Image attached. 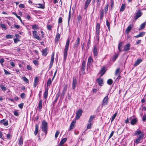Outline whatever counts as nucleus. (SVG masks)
I'll use <instances>...</instances> for the list:
<instances>
[{
    "instance_id": "obj_1",
    "label": "nucleus",
    "mask_w": 146,
    "mask_h": 146,
    "mask_svg": "<svg viewBox=\"0 0 146 146\" xmlns=\"http://www.w3.org/2000/svg\"><path fill=\"white\" fill-rule=\"evenodd\" d=\"M70 43V40L69 39H68L67 40V41L66 43V44L65 46V48L64 49L63 51L64 53V60H66L67 56V52L68 50V47L69 46Z\"/></svg>"
},
{
    "instance_id": "obj_2",
    "label": "nucleus",
    "mask_w": 146,
    "mask_h": 146,
    "mask_svg": "<svg viewBox=\"0 0 146 146\" xmlns=\"http://www.w3.org/2000/svg\"><path fill=\"white\" fill-rule=\"evenodd\" d=\"M41 127L42 131L45 133L46 135L47 134V123L45 121H43L41 124Z\"/></svg>"
},
{
    "instance_id": "obj_3",
    "label": "nucleus",
    "mask_w": 146,
    "mask_h": 146,
    "mask_svg": "<svg viewBox=\"0 0 146 146\" xmlns=\"http://www.w3.org/2000/svg\"><path fill=\"white\" fill-rule=\"evenodd\" d=\"M100 25L98 23H97L96 25V37L98 41L99 40V35L100 34Z\"/></svg>"
},
{
    "instance_id": "obj_4",
    "label": "nucleus",
    "mask_w": 146,
    "mask_h": 146,
    "mask_svg": "<svg viewBox=\"0 0 146 146\" xmlns=\"http://www.w3.org/2000/svg\"><path fill=\"white\" fill-rule=\"evenodd\" d=\"M135 15L134 16V18L135 20H136L142 16V13L141 12V10L139 9L135 13Z\"/></svg>"
},
{
    "instance_id": "obj_5",
    "label": "nucleus",
    "mask_w": 146,
    "mask_h": 146,
    "mask_svg": "<svg viewBox=\"0 0 146 146\" xmlns=\"http://www.w3.org/2000/svg\"><path fill=\"white\" fill-rule=\"evenodd\" d=\"M82 111L81 109H79L76 111V119H78L80 118L82 114Z\"/></svg>"
},
{
    "instance_id": "obj_6",
    "label": "nucleus",
    "mask_w": 146,
    "mask_h": 146,
    "mask_svg": "<svg viewBox=\"0 0 146 146\" xmlns=\"http://www.w3.org/2000/svg\"><path fill=\"white\" fill-rule=\"evenodd\" d=\"M108 96H106L102 100V106L107 105L108 103Z\"/></svg>"
},
{
    "instance_id": "obj_7",
    "label": "nucleus",
    "mask_w": 146,
    "mask_h": 146,
    "mask_svg": "<svg viewBox=\"0 0 146 146\" xmlns=\"http://www.w3.org/2000/svg\"><path fill=\"white\" fill-rule=\"evenodd\" d=\"M80 38L78 37L77 38L75 43L74 44L73 48L74 49H76L77 48L78 46L80 43Z\"/></svg>"
},
{
    "instance_id": "obj_8",
    "label": "nucleus",
    "mask_w": 146,
    "mask_h": 146,
    "mask_svg": "<svg viewBox=\"0 0 146 146\" xmlns=\"http://www.w3.org/2000/svg\"><path fill=\"white\" fill-rule=\"evenodd\" d=\"M93 54L95 56H96L98 55V52L97 51V48L96 45H95L94 46L93 49Z\"/></svg>"
},
{
    "instance_id": "obj_9",
    "label": "nucleus",
    "mask_w": 146,
    "mask_h": 146,
    "mask_svg": "<svg viewBox=\"0 0 146 146\" xmlns=\"http://www.w3.org/2000/svg\"><path fill=\"white\" fill-rule=\"evenodd\" d=\"M143 134L139 135V137L137 138L134 141L135 143L137 144L139 143L140 142L141 139L142 138H143Z\"/></svg>"
},
{
    "instance_id": "obj_10",
    "label": "nucleus",
    "mask_w": 146,
    "mask_h": 146,
    "mask_svg": "<svg viewBox=\"0 0 146 146\" xmlns=\"http://www.w3.org/2000/svg\"><path fill=\"white\" fill-rule=\"evenodd\" d=\"M33 36L35 38L39 40H40V37L37 35V32L36 31H33Z\"/></svg>"
},
{
    "instance_id": "obj_11",
    "label": "nucleus",
    "mask_w": 146,
    "mask_h": 146,
    "mask_svg": "<svg viewBox=\"0 0 146 146\" xmlns=\"http://www.w3.org/2000/svg\"><path fill=\"white\" fill-rule=\"evenodd\" d=\"M5 119H3L1 120L0 123L3 124L5 126H6L8 125V123L7 120L5 121Z\"/></svg>"
},
{
    "instance_id": "obj_12",
    "label": "nucleus",
    "mask_w": 146,
    "mask_h": 146,
    "mask_svg": "<svg viewBox=\"0 0 146 146\" xmlns=\"http://www.w3.org/2000/svg\"><path fill=\"white\" fill-rule=\"evenodd\" d=\"M76 121L74 120L72 121V122L70 126L69 130H72L74 128V125L76 123Z\"/></svg>"
},
{
    "instance_id": "obj_13",
    "label": "nucleus",
    "mask_w": 146,
    "mask_h": 146,
    "mask_svg": "<svg viewBox=\"0 0 146 146\" xmlns=\"http://www.w3.org/2000/svg\"><path fill=\"white\" fill-rule=\"evenodd\" d=\"M77 84V82L76 79L74 78L72 82V87L73 89L75 90V88H76V86Z\"/></svg>"
},
{
    "instance_id": "obj_14",
    "label": "nucleus",
    "mask_w": 146,
    "mask_h": 146,
    "mask_svg": "<svg viewBox=\"0 0 146 146\" xmlns=\"http://www.w3.org/2000/svg\"><path fill=\"white\" fill-rule=\"evenodd\" d=\"M91 0H86L84 5V9H86L88 7Z\"/></svg>"
},
{
    "instance_id": "obj_15",
    "label": "nucleus",
    "mask_w": 146,
    "mask_h": 146,
    "mask_svg": "<svg viewBox=\"0 0 146 146\" xmlns=\"http://www.w3.org/2000/svg\"><path fill=\"white\" fill-rule=\"evenodd\" d=\"M137 121V118H134L132 119L131 121V124L132 125H134L136 124Z\"/></svg>"
},
{
    "instance_id": "obj_16",
    "label": "nucleus",
    "mask_w": 146,
    "mask_h": 146,
    "mask_svg": "<svg viewBox=\"0 0 146 146\" xmlns=\"http://www.w3.org/2000/svg\"><path fill=\"white\" fill-rule=\"evenodd\" d=\"M133 26V25L132 24H130L129 26L127 28L126 30V32L127 33H129L131 29L132 28Z\"/></svg>"
},
{
    "instance_id": "obj_17",
    "label": "nucleus",
    "mask_w": 146,
    "mask_h": 146,
    "mask_svg": "<svg viewBox=\"0 0 146 146\" xmlns=\"http://www.w3.org/2000/svg\"><path fill=\"white\" fill-rule=\"evenodd\" d=\"M86 62L84 61H83L82 62L81 67V71L83 72L85 70Z\"/></svg>"
},
{
    "instance_id": "obj_18",
    "label": "nucleus",
    "mask_w": 146,
    "mask_h": 146,
    "mask_svg": "<svg viewBox=\"0 0 146 146\" xmlns=\"http://www.w3.org/2000/svg\"><path fill=\"white\" fill-rule=\"evenodd\" d=\"M93 62V59L90 56L88 59L87 66H90L92 64V63Z\"/></svg>"
},
{
    "instance_id": "obj_19",
    "label": "nucleus",
    "mask_w": 146,
    "mask_h": 146,
    "mask_svg": "<svg viewBox=\"0 0 146 146\" xmlns=\"http://www.w3.org/2000/svg\"><path fill=\"white\" fill-rule=\"evenodd\" d=\"M142 61V60L141 59H137L134 64V66H135L138 65Z\"/></svg>"
},
{
    "instance_id": "obj_20",
    "label": "nucleus",
    "mask_w": 146,
    "mask_h": 146,
    "mask_svg": "<svg viewBox=\"0 0 146 146\" xmlns=\"http://www.w3.org/2000/svg\"><path fill=\"white\" fill-rule=\"evenodd\" d=\"M54 60V58L53 56H52L51 58V60L50 64L49 67V69H50L52 66L53 62Z\"/></svg>"
},
{
    "instance_id": "obj_21",
    "label": "nucleus",
    "mask_w": 146,
    "mask_h": 146,
    "mask_svg": "<svg viewBox=\"0 0 146 146\" xmlns=\"http://www.w3.org/2000/svg\"><path fill=\"white\" fill-rule=\"evenodd\" d=\"M130 44L129 43L126 44L124 47L123 50L127 51L130 49Z\"/></svg>"
},
{
    "instance_id": "obj_22",
    "label": "nucleus",
    "mask_w": 146,
    "mask_h": 146,
    "mask_svg": "<svg viewBox=\"0 0 146 146\" xmlns=\"http://www.w3.org/2000/svg\"><path fill=\"white\" fill-rule=\"evenodd\" d=\"M48 88H46L45 89V91L44 93V97L45 99H46L48 95Z\"/></svg>"
},
{
    "instance_id": "obj_23",
    "label": "nucleus",
    "mask_w": 146,
    "mask_h": 146,
    "mask_svg": "<svg viewBox=\"0 0 146 146\" xmlns=\"http://www.w3.org/2000/svg\"><path fill=\"white\" fill-rule=\"evenodd\" d=\"M38 79L37 77H36L34 80V86L35 87L37 85L38 83Z\"/></svg>"
},
{
    "instance_id": "obj_24",
    "label": "nucleus",
    "mask_w": 146,
    "mask_h": 146,
    "mask_svg": "<svg viewBox=\"0 0 146 146\" xmlns=\"http://www.w3.org/2000/svg\"><path fill=\"white\" fill-rule=\"evenodd\" d=\"M38 124H36L35 125V130L34 132V134L36 135L38 133Z\"/></svg>"
},
{
    "instance_id": "obj_25",
    "label": "nucleus",
    "mask_w": 146,
    "mask_h": 146,
    "mask_svg": "<svg viewBox=\"0 0 146 146\" xmlns=\"http://www.w3.org/2000/svg\"><path fill=\"white\" fill-rule=\"evenodd\" d=\"M106 70L104 67H103L102 68L100 72V74L101 76H102L105 73Z\"/></svg>"
},
{
    "instance_id": "obj_26",
    "label": "nucleus",
    "mask_w": 146,
    "mask_h": 146,
    "mask_svg": "<svg viewBox=\"0 0 146 146\" xmlns=\"http://www.w3.org/2000/svg\"><path fill=\"white\" fill-rule=\"evenodd\" d=\"M66 138H64L62 139L59 143V145L60 146H61L64 143L66 142Z\"/></svg>"
},
{
    "instance_id": "obj_27",
    "label": "nucleus",
    "mask_w": 146,
    "mask_h": 146,
    "mask_svg": "<svg viewBox=\"0 0 146 146\" xmlns=\"http://www.w3.org/2000/svg\"><path fill=\"white\" fill-rule=\"evenodd\" d=\"M60 38V35L59 33H57L56 35L55 39V42H58V41L59 40Z\"/></svg>"
},
{
    "instance_id": "obj_28",
    "label": "nucleus",
    "mask_w": 146,
    "mask_h": 146,
    "mask_svg": "<svg viewBox=\"0 0 146 146\" xmlns=\"http://www.w3.org/2000/svg\"><path fill=\"white\" fill-rule=\"evenodd\" d=\"M67 89V87L65 86L63 89V90L62 91V93L61 95V97H63L66 91V90Z\"/></svg>"
},
{
    "instance_id": "obj_29",
    "label": "nucleus",
    "mask_w": 146,
    "mask_h": 146,
    "mask_svg": "<svg viewBox=\"0 0 146 146\" xmlns=\"http://www.w3.org/2000/svg\"><path fill=\"white\" fill-rule=\"evenodd\" d=\"M135 134L136 135H139L143 134V135L144 136V133L143 132H141L140 130L136 131L135 133Z\"/></svg>"
},
{
    "instance_id": "obj_30",
    "label": "nucleus",
    "mask_w": 146,
    "mask_h": 146,
    "mask_svg": "<svg viewBox=\"0 0 146 146\" xmlns=\"http://www.w3.org/2000/svg\"><path fill=\"white\" fill-rule=\"evenodd\" d=\"M97 82H98L99 85H101L103 84V80L100 78H99L97 79Z\"/></svg>"
},
{
    "instance_id": "obj_31",
    "label": "nucleus",
    "mask_w": 146,
    "mask_h": 146,
    "mask_svg": "<svg viewBox=\"0 0 146 146\" xmlns=\"http://www.w3.org/2000/svg\"><path fill=\"white\" fill-rule=\"evenodd\" d=\"M23 139L22 137H21L19 139V145L20 146H21L23 144Z\"/></svg>"
},
{
    "instance_id": "obj_32",
    "label": "nucleus",
    "mask_w": 146,
    "mask_h": 146,
    "mask_svg": "<svg viewBox=\"0 0 146 146\" xmlns=\"http://www.w3.org/2000/svg\"><path fill=\"white\" fill-rule=\"evenodd\" d=\"M47 49L46 48L42 51V55L44 56H46L47 54Z\"/></svg>"
},
{
    "instance_id": "obj_33",
    "label": "nucleus",
    "mask_w": 146,
    "mask_h": 146,
    "mask_svg": "<svg viewBox=\"0 0 146 146\" xmlns=\"http://www.w3.org/2000/svg\"><path fill=\"white\" fill-rule=\"evenodd\" d=\"M42 101L41 100H40L39 101L38 107L39 108L40 110L42 108Z\"/></svg>"
},
{
    "instance_id": "obj_34",
    "label": "nucleus",
    "mask_w": 146,
    "mask_h": 146,
    "mask_svg": "<svg viewBox=\"0 0 146 146\" xmlns=\"http://www.w3.org/2000/svg\"><path fill=\"white\" fill-rule=\"evenodd\" d=\"M36 5H38L39 6L37 7L38 8H41L42 9H44V5H43L42 4H36Z\"/></svg>"
},
{
    "instance_id": "obj_35",
    "label": "nucleus",
    "mask_w": 146,
    "mask_h": 146,
    "mask_svg": "<svg viewBox=\"0 0 146 146\" xmlns=\"http://www.w3.org/2000/svg\"><path fill=\"white\" fill-rule=\"evenodd\" d=\"M146 25V22H144L140 26L139 29H143L144 27H145V25Z\"/></svg>"
},
{
    "instance_id": "obj_36",
    "label": "nucleus",
    "mask_w": 146,
    "mask_h": 146,
    "mask_svg": "<svg viewBox=\"0 0 146 146\" xmlns=\"http://www.w3.org/2000/svg\"><path fill=\"white\" fill-rule=\"evenodd\" d=\"M94 117H95L94 116V115L91 116L90 117V119L89 120V121H88V123H91L92 121V120H93L94 119Z\"/></svg>"
},
{
    "instance_id": "obj_37",
    "label": "nucleus",
    "mask_w": 146,
    "mask_h": 146,
    "mask_svg": "<svg viewBox=\"0 0 146 146\" xmlns=\"http://www.w3.org/2000/svg\"><path fill=\"white\" fill-rule=\"evenodd\" d=\"M52 83V81H51V79L50 78H49L47 82V86H50V84Z\"/></svg>"
},
{
    "instance_id": "obj_38",
    "label": "nucleus",
    "mask_w": 146,
    "mask_h": 146,
    "mask_svg": "<svg viewBox=\"0 0 146 146\" xmlns=\"http://www.w3.org/2000/svg\"><path fill=\"white\" fill-rule=\"evenodd\" d=\"M125 4H122L121 7L120 11H123L125 9Z\"/></svg>"
},
{
    "instance_id": "obj_39",
    "label": "nucleus",
    "mask_w": 146,
    "mask_h": 146,
    "mask_svg": "<svg viewBox=\"0 0 146 146\" xmlns=\"http://www.w3.org/2000/svg\"><path fill=\"white\" fill-rule=\"evenodd\" d=\"M12 14L15 15L22 22V20L21 19V17L20 16H18L17 14L15 12H13Z\"/></svg>"
},
{
    "instance_id": "obj_40",
    "label": "nucleus",
    "mask_w": 146,
    "mask_h": 146,
    "mask_svg": "<svg viewBox=\"0 0 146 146\" xmlns=\"http://www.w3.org/2000/svg\"><path fill=\"white\" fill-rule=\"evenodd\" d=\"M123 44V42H121L120 43L118 46V49L119 50V52H121V47Z\"/></svg>"
},
{
    "instance_id": "obj_41",
    "label": "nucleus",
    "mask_w": 146,
    "mask_h": 146,
    "mask_svg": "<svg viewBox=\"0 0 146 146\" xmlns=\"http://www.w3.org/2000/svg\"><path fill=\"white\" fill-rule=\"evenodd\" d=\"M107 83L108 84L111 85L113 83V81L111 79H109L108 80Z\"/></svg>"
},
{
    "instance_id": "obj_42",
    "label": "nucleus",
    "mask_w": 146,
    "mask_h": 146,
    "mask_svg": "<svg viewBox=\"0 0 146 146\" xmlns=\"http://www.w3.org/2000/svg\"><path fill=\"white\" fill-rule=\"evenodd\" d=\"M0 87L2 90L4 91H5L7 90V88L3 85H1Z\"/></svg>"
},
{
    "instance_id": "obj_43",
    "label": "nucleus",
    "mask_w": 146,
    "mask_h": 146,
    "mask_svg": "<svg viewBox=\"0 0 146 146\" xmlns=\"http://www.w3.org/2000/svg\"><path fill=\"white\" fill-rule=\"evenodd\" d=\"M117 113H115L112 116L111 119V122H112L114 120V119H115V118L116 117L117 115Z\"/></svg>"
},
{
    "instance_id": "obj_44",
    "label": "nucleus",
    "mask_w": 146,
    "mask_h": 146,
    "mask_svg": "<svg viewBox=\"0 0 146 146\" xmlns=\"http://www.w3.org/2000/svg\"><path fill=\"white\" fill-rule=\"evenodd\" d=\"M119 70L120 69L119 68H118L116 69L115 73V75H117L119 74Z\"/></svg>"
},
{
    "instance_id": "obj_45",
    "label": "nucleus",
    "mask_w": 146,
    "mask_h": 146,
    "mask_svg": "<svg viewBox=\"0 0 146 146\" xmlns=\"http://www.w3.org/2000/svg\"><path fill=\"white\" fill-rule=\"evenodd\" d=\"M6 37L7 38H13V36L11 35H6Z\"/></svg>"
},
{
    "instance_id": "obj_46",
    "label": "nucleus",
    "mask_w": 146,
    "mask_h": 146,
    "mask_svg": "<svg viewBox=\"0 0 146 146\" xmlns=\"http://www.w3.org/2000/svg\"><path fill=\"white\" fill-rule=\"evenodd\" d=\"M106 25L108 27V29L110 30V23L107 20L106 21Z\"/></svg>"
},
{
    "instance_id": "obj_47",
    "label": "nucleus",
    "mask_w": 146,
    "mask_h": 146,
    "mask_svg": "<svg viewBox=\"0 0 146 146\" xmlns=\"http://www.w3.org/2000/svg\"><path fill=\"white\" fill-rule=\"evenodd\" d=\"M38 27V25L36 24L33 25H32V29H35Z\"/></svg>"
},
{
    "instance_id": "obj_48",
    "label": "nucleus",
    "mask_w": 146,
    "mask_h": 146,
    "mask_svg": "<svg viewBox=\"0 0 146 146\" xmlns=\"http://www.w3.org/2000/svg\"><path fill=\"white\" fill-rule=\"evenodd\" d=\"M145 33L144 32H142L139 33L140 37H143L145 34Z\"/></svg>"
},
{
    "instance_id": "obj_49",
    "label": "nucleus",
    "mask_w": 146,
    "mask_h": 146,
    "mask_svg": "<svg viewBox=\"0 0 146 146\" xmlns=\"http://www.w3.org/2000/svg\"><path fill=\"white\" fill-rule=\"evenodd\" d=\"M104 16V12L103 10H102L100 12V19H102Z\"/></svg>"
},
{
    "instance_id": "obj_50",
    "label": "nucleus",
    "mask_w": 146,
    "mask_h": 146,
    "mask_svg": "<svg viewBox=\"0 0 146 146\" xmlns=\"http://www.w3.org/2000/svg\"><path fill=\"white\" fill-rule=\"evenodd\" d=\"M1 26L2 29H4L5 30H6L7 29L5 25L4 24H1Z\"/></svg>"
},
{
    "instance_id": "obj_51",
    "label": "nucleus",
    "mask_w": 146,
    "mask_h": 146,
    "mask_svg": "<svg viewBox=\"0 0 146 146\" xmlns=\"http://www.w3.org/2000/svg\"><path fill=\"white\" fill-rule=\"evenodd\" d=\"M60 133V132L58 131H57L56 132L55 137L56 138L58 137V135H59Z\"/></svg>"
},
{
    "instance_id": "obj_52",
    "label": "nucleus",
    "mask_w": 146,
    "mask_h": 146,
    "mask_svg": "<svg viewBox=\"0 0 146 146\" xmlns=\"http://www.w3.org/2000/svg\"><path fill=\"white\" fill-rule=\"evenodd\" d=\"M23 80L27 83L29 82L28 80L25 76H24L23 78Z\"/></svg>"
},
{
    "instance_id": "obj_53",
    "label": "nucleus",
    "mask_w": 146,
    "mask_h": 146,
    "mask_svg": "<svg viewBox=\"0 0 146 146\" xmlns=\"http://www.w3.org/2000/svg\"><path fill=\"white\" fill-rule=\"evenodd\" d=\"M4 70L5 75H9L11 74V73L7 71L5 69H4Z\"/></svg>"
},
{
    "instance_id": "obj_54",
    "label": "nucleus",
    "mask_w": 146,
    "mask_h": 146,
    "mask_svg": "<svg viewBox=\"0 0 146 146\" xmlns=\"http://www.w3.org/2000/svg\"><path fill=\"white\" fill-rule=\"evenodd\" d=\"M25 94L24 93H22L21 94V95H20V96H21V98H22V99L24 98H25Z\"/></svg>"
},
{
    "instance_id": "obj_55",
    "label": "nucleus",
    "mask_w": 146,
    "mask_h": 146,
    "mask_svg": "<svg viewBox=\"0 0 146 146\" xmlns=\"http://www.w3.org/2000/svg\"><path fill=\"white\" fill-rule=\"evenodd\" d=\"M14 114L16 116H17L19 115L18 112L16 111H13Z\"/></svg>"
},
{
    "instance_id": "obj_56",
    "label": "nucleus",
    "mask_w": 146,
    "mask_h": 146,
    "mask_svg": "<svg viewBox=\"0 0 146 146\" xmlns=\"http://www.w3.org/2000/svg\"><path fill=\"white\" fill-rule=\"evenodd\" d=\"M118 56V55L117 54H115L114 55L113 57V59L114 60H116V59H117V57Z\"/></svg>"
},
{
    "instance_id": "obj_57",
    "label": "nucleus",
    "mask_w": 146,
    "mask_h": 146,
    "mask_svg": "<svg viewBox=\"0 0 146 146\" xmlns=\"http://www.w3.org/2000/svg\"><path fill=\"white\" fill-rule=\"evenodd\" d=\"M109 5L108 4H107L106 6L104 8V10L106 12H106L108 10V8Z\"/></svg>"
},
{
    "instance_id": "obj_58",
    "label": "nucleus",
    "mask_w": 146,
    "mask_h": 146,
    "mask_svg": "<svg viewBox=\"0 0 146 146\" xmlns=\"http://www.w3.org/2000/svg\"><path fill=\"white\" fill-rule=\"evenodd\" d=\"M62 17H60L59 18L58 20V24L61 23H62Z\"/></svg>"
},
{
    "instance_id": "obj_59",
    "label": "nucleus",
    "mask_w": 146,
    "mask_h": 146,
    "mask_svg": "<svg viewBox=\"0 0 146 146\" xmlns=\"http://www.w3.org/2000/svg\"><path fill=\"white\" fill-rule=\"evenodd\" d=\"M52 26L50 25H48L47 26V28L49 30H50L52 28Z\"/></svg>"
},
{
    "instance_id": "obj_60",
    "label": "nucleus",
    "mask_w": 146,
    "mask_h": 146,
    "mask_svg": "<svg viewBox=\"0 0 146 146\" xmlns=\"http://www.w3.org/2000/svg\"><path fill=\"white\" fill-rule=\"evenodd\" d=\"M23 105H24L23 103H21L19 104V105L18 106H19V107L21 109H22L23 107Z\"/></svg>"
},
{
    "instance_id": "obj_61",
    "label": "nucleus",
    "mask_w": 146,
    "mask_h": 146,
    "mask_svg": "<svg viewBox=\"0 0 146 146\" xmlns=\"http://www.w3.org/2000/svg\"><path fill=\"white\" fill-rule=\"evenodd\" d=\"M91 124L92 123H89L88 124L87 127V129H90L91 128Z\"/></svg>"
},
{
    "instance_id": "obj_62",
    "label": "nucleus",
    "mask_w": 146,
    "mask_h": 146,
    "mask_svg": "<svg viewBox=\"0 0 146 146\" xmlns=\"http://www.w3.org/2000/svg\"><path fill=\"white\" fill-rule=\"evenodd\" d=\"M146 120V115L144 114L143 116L142 120L143 121H145Z\"/></svg>"
},
{
    "instance_id": "obj_63",
    "label": "nucleus",
    "mask_w": 146,
    "mask_h": 146,
    "mask_svg": "<svg viewBox=\"0 0 146 146\" xmlns=\"http://www.w3.org/2000/svg\"><path fill=\"white\" fill-rule=\"evenodd\" d=\"M4 61V60L3 58L0 59V62L1 65H3V63Z\"/></svg>"
},
{
    "instance_id": "obj_64",
    "label": "nucleus",
    "mask_w": 146,
    "mask_h": 146,
    "mask_svg": "<svg viewBox=\"0 0 146 146\" xmlns=\"http://www.w3.org/2000/svg\"><path fill=\"white\" fill-rule=\"evenodd\" d=\"M14 27L17 29H19L20 28V26L19 25H17L16 24H14Z\"/></svg>"
}]
</instances>
